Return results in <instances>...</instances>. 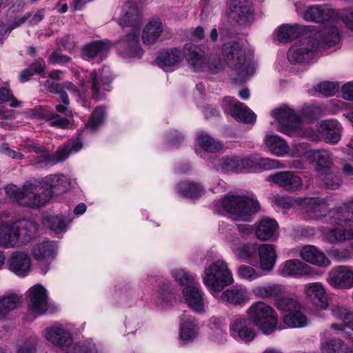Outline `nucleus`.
Instances as JSON below:
<instances>
[{"label": "nucleus", "instance_id": "18", "mask_svg": "<svg viewBox=\"0 0 353 353\" xmlns=\"http://www.w3.org/2000/svg\"><path fill=\"white\" fill-rule=\"evenodd\" d=\"M228 16L241 26L252 23L254 14L250 0H230Z\"/></svg>", "mask_w": 353, "mask_h": 353}, {"label": "nucleus", "instance_id": "47", "mask_svg": "<svg viewBox=\"0 0 353 353\" xmlns=\"http://www.w3.org/2000/svg\"><path fill=\"white\" fill-rule=\"evenodd\" d=\"M282 291V287L277 284L258 285L252 289V292L255 296L263 299L276 297L279 296Z\"/></svg>", "mask_w": 353, "mask_h": 353}, {"label": "nucleus", "instance_id": "8", "mask_svg": "<svg viewBox=\"0 0 353 353\" xmlns=\"http://www.w3.org/2000/svg\"><path fill=\"white\" fill-rule=\"evenodd\" d=\"M201 278L214 298H217L219 292L234 282L232 272L223 259L216 260L205 266Z\"/></svg>", "mask_w": 353, "mask_h": 353}, {"label": "nucleus", "instance_id": "30", "mask_svg": "<svg viewBox=\"0 0 353 353\" xmlns=\"http://www.w3.org/2000/svg\"><path fill=\"white\" fill-rule=\"evenodd\" d=\"M330 310L332 316L339 321V323L332 324L333 330L343 331L345 327H349L353 330V311L339 305L332 306Z\"/></svg>", "mask_w": 353, "mask_h": 353}, {"label": "nucleus", "instance_id": "41", "mask_svg": "<svg viewBox=\"0 0 353 353\" xmlns=\"http://www.w3.org/2000/svg\"><path fill=\"white\" fill-rule=\"evenodd\" d=\"M177 192L181 196L190 199H197L205 194V190L201 184L188 181L179 183Z\"/></svg>", "mask_w": 353, "mask_h": 353}, {"label": "nucleus", "instance_id": "32", "mask_svg": "<svg viewBox=\"0 0 353 353\" xmlns=\"http://www.w3.org/2000/svg\"><path fill=\"white\" fill-rule=\"evenodd\" d=\"M30 299L31 304L29 307L31 311L44 314L47 310V292L46 288L40 284H37L30 289Z\"/></svg>", "mask_w": 353, "mask_h": 353}, {"label": "nucleus", "instance_id": "64", "mask_svg": "<svg viewBox=\"0 0 353 353\" xmlns=\"http://www.w3.org/2000/svg\"><path fill=\"white\" fill-rule=\"evenodd\" d=\"M341 20L345 25L350 29L353 30V9H346L343 10Z\"/></svg>", "mask_w": 353, "mask_h": 353}, {"label": "nucleus", "instance_id": "2", "mask_svg": "<svg viewBox=\"0 0 353 353\" xmlns=\"http://www.w3.org/2000/svg\"><path fill=\"white\" fill-rule=\"evenodd\" d=\"M68 186V179L63 174H50L39 184L27 181L21 188L14 186L10 196L20 205L36 209L44 206L53 196L65 192Z\"/></svg>", "mask_w": 353, "mask_h": 353}, {"label": "nucleus", "instance_id": "31", "mask_svg": "<svg viewBox=\"0 0 353 353\" xmlns=\"http://www.w3.org/2000/svg\"><path fill=\"white\" fill-rule=\"evenodd\" d=\"M342 130L337 120L328 119L321 123L318 132L327 143H336L341 138Z\"/></svg>", "mask_w": 353, "mask_h": 353}, {"label": "nucleus", "instance_id": "46", "mask_svg": "<svg viewBox=\"0 0 353 353\" xmlns=\"http://www.w3.org/2000/svg\"><path fill=\"white\" fill-rule=\"evenodd\" d=\"M321 353H352L341 339L325 341L321 343Z\"/></svg>", "mask_w": 353, "mask_h": 353}, {"label": "nucleus", "instance_id": "51", "mask_svg": "<svg viewBox=\"0 0 353 353\" xmlns=\"http://www.w3.org/2000/svg\"><path fill=\"white\" fill-rule=\"evenodd\" d=\"M259 154H253L247 157H240L241 172H258Z\"/></svg>", "mask_w": 353, "mask_h": 353}, {"label": "nucleus", "instance_id": "50", "mask_svg": "<svg viewBox=\"0 0 353 353\" xmlns=\"http://www.w3.org/2000/svg\"><path fill=\"white\" fill-rule=\"evenodd\" d=\"M171 274L175 281L185 288L197 283L196 276L188 273L183 269L174 270Z\"/></svg>", "mask_w": 353, "mask_h": 353}, {"label": "nucleus", "instance_id": "43", "mask_svg": "<svg viewBox=\"0 0 353 353\" xmlns=\"http://www.w3.org/2000/svg\"><path fill=\"white\" fill-rule=\"evenodd\" d=\"M303 32V28L297 24L282 25L276 30L277 39L281 42H288Z\"/></svg>", "mask_w": 353, "mask_h": 353}, {"label": "nucleus", "instance_id": "24", "mask_svg": "<svg viewBox=\"0 0 353 353\" xmlns=\"http://www.w3.org/2000/svg\"><path fill=\"white\" fill-rule=\"evenodd\" d=\"M199 336V327L195 319L192 316L183 315L180 319L179 342L185 345L193 342Z\"/></svg>", "mask_w": 353, "mask_h": 353}, {"label": "nucleus", "instance_id": "33", "mask_svg": "<svg viewBox=\"0 0 353 353\" xmlns=\"http://www.w3.org/2000/svg\"><path fill=\"white\" fill-rule=\"evenodd\" d=\"M300 256L303 260L319 267H327L330 260L325 254L314 245H305L300 250Z\"/></svg>", "mask_w": 353, "mask_h": 353}, {"label": "nucleus", "instance_id": "21", "mask_svg": "<svg viewBox=\"0 0 353 353\" xmlns=\"http://www.w3.org/2000/svg\"><path fill=\"white\" fill-rule=\"evenodd\" d=\"M252 321L242 316H234L230 323V332L232 337L241 339L245 341L253 340L256 336L252 326Z\"/></svg>", "mask_w": 353, "mask_h": 353}, {"label": "nucleus", "instance_id": "38", "mask_svg": "<svg viewBox=\"0 0 353 353\" xmlns=\"http://www.w3.org/2000/svg\"><path fill=\"white\" fill-rule=\"evenodd\" d=\"M279 225L275 220L263 219L257 224L255 230L256 236L260 241H268L276 234Z\"/></svg>", "mask_w": 353, "mask_h": 353}, {"label": "nucleus", "instance_id": "54", "mask_svg": "<svg viewBox=\"0 0 353 353\" xmlns=\"http://www.w3.org/2000/svg\"><path fill=\"white\" fill-rule=\"evenodd\" d=\"M285 168V165L279 160L259 155L258 172Z\"/></svg>", "mask_w": 353, "mask_h": 353}, {"label": "nucleus", "instance_id": "9", "mask_svg": "<svg viewBox=\"0 0 353 353\" xmlns=\"http://www.w3.org/2000/svg\"><path fill=\"white\" fill-rule=\"evenodd\" d=\"M74 75L79 79L81 87L90 84L91 97L95 101L105 99L107 94L113 90L112 83L115 76L109 66L103 65L98 70H92L87 81L81 77L79 72H75Z\"/></svg>", "mask_w": 353, "mask_h": 353}, {"label": "nucleus", "instance_id": "28", "mask_svg": "<svg viewBox=\"0 0 353 353\" xmlns=\"http://www.w3.org/2000/svg\"><path fill=\"white\" fill-rule=\"evenodd\" d=\"M259 268L261 271L270 272L275 267L278 255L275 245L264 243L258 248Z\"/></svg>", "mask_w": 353, "mask_h": 353}, {"label": "nucleus", "instance_id": "29", "mask_svg": "<svg viewBox=\"0 0 353 353\" xmlns=\"http://www.w3.org/2000/svg\"><path fill=\"white\" fill-rule=\"evenodd\" d=\"M215 299L224 303L241 305L250 299V294L245 287L239 285L219 292L218 297Z\"/></svg>", "mask_w": 353, "mask_h": 353}, {"label": "nucleus", "instance_id": "1", "mask_svg": "<svg viewBox=\"0 0 353 353\" xmlns=\"http://www.w3.org/2000/svg\"><path fill=\"white\" fill-rule=\"evenodd\" d=\"M183 54L190 68L194 72L207 71L216 74L225 67V61L215 56L207 57L204 52L191 43L185 44ZM223 54L225 62L232 68L238 70V77L235 81L243 82L248 80L255 72L254 65L250 61H245V50L239 43L225 45Z\"/></svg>", "mask_w": 353, "mask_h": 353}, {"label": "nucleus", "instance_id": "26", "mask_svg": "<svg viewBox=\"0 0 353 353\" xmlns=\"http://www.w3.org/2000/svg\"><path fill=\"white\" fill-rule=\"evenodd\" d=\"M111 48V43L108 40H93L84 44L80 51V55L83 60L90 61L97 57H102L107 54Z\"/></svg>", "mask_w": 353, "mask_h": 353}, {"label": "nucleus", "instance_id": "59", "mask_svg": "<svg viewBox=\"0 0 353 353\" xmlns=\"http://www.w3.org/2000/svg\"><path fill=\"white\" fill-rule=\"evenodd\" d=\"M24 150L26 152H34L37 154H41L46 162L52 161V157L48 153L44 146H41L38 143H26L24 145Z\"/></svg>", "mask_w": 353, "mask_h": 353}, {"label": "nucleus", "instance_id": "7", "mask_svg": "<svg viewBox=\"0 0 353 353\" xmlns=\"http://www.w3.org/2000/svg\"><path fill=\"white\" fill-rule=\"evenodd\" d=\"M260 205L255 196L228 194L214 203V210L219 214L228 212L236 218L247 220L259 210Z\"/></svg>", "mask_w": 353, "mask_h": 353}, {"label": "nucleus", "instance_id": "44", "mask_svg": "<svg viewBox=\"0 0 353 353\" xmlns=\"http://www.w3.org/2000/svg\"><path fill=\"white\" fill-rule=\"evenodd\" d=\"M106 109L104 106L99 105L94 108L91 113L88 122L85 124L86 128L92 132H96L103 125L106 117Z\"/></svg>", "mask_w": 353, "mask_h": 353}, {"label": "nucleus", "instance_id": "13", "mask_svg": "<svg viewBox=\"0 0 353 353\" xmlns=\"http://www.w3.org/2000/svg\"><path fill=\"white\" fill-rule=\"evenodd\" d=\"M296 156L303 157L311 162L316 164V171L319 174L327 171L333 166L332 154L327 150H307V145L305 143L299 144ZM295 155V154H293Z\"/></svg>", "mask_w": 353, "mask_h": 353}, {"label": "nucleus", "instance_id": "6", "mask_svg": "<svg viewBox=\"0 0 353 353\" xmlns=\"http://www.w3.org/2000/svg\"><path fill=\"white\" fill-rule=\"evenodd\" d=\"M272 116L274 119V128L285 134L289 136H297L314 139V131L311 128H304L303 123L294 110L286 105H283L272 112Z\"/></svg>", "mask_w": 353, "mask_h": 353}, {"label": "nucleus", "instance_id": "17", "mask_svg": "<svg viewBox=\"0 0 353 353\" xmlns=\"http://www.w3.org/2000/svg\"><path fill=\"white\" fill-rule=\"evenodd\" d=\"M308 34L311 36L312 42L321 48H330L339 44L341 37L337 28L334 25L324 26L320 30L311 27Z\"/></svg>", "mask_w": 353, "mask_h": 353}, {"label": "nucleus", "instance_id": "22", "mask_svg": "<svg viewBox=\"0 0 353 353\" xmlns=\"http://www.w3.org/2000/svg\"><path fill=\"white\" fill-rule=\"evenodd\" d=\"M311 268L298 259H288L281 263L276 270L282 277L299 278L310 276Z\"/></svg>", "mask_w": 353, "mask_h": 353}, {"label": "nucleus", "instance_id": "49", "mask_svg": "<svg viewBox=\"0 0 353 353\" xmlns=\"http://www.w3.org/2000/svg\"><path fill=\"white\" fill-rule=\"evenodd\" d=\"M261 272L262 271L261 270H259L252 266L241 265L238 268L236 273L237 276L241 279L248 281H253L259 279L263 276Z\"/></svg>", "mask_w": 353, "mask_h": 353}, {"label": "nucleus", "instance_id": "53", "mask_svg": "<svg viewBox=\"0 0 353 353\" xmlns=\"http://www.w3.org/2000/svg\"><path fill=\"white\" fill-rule=\"evenodd\" d=\"M314 89L316 93L325 97H330L333 96L338 92L339 89V84L335 82L323 81L316 84L314 87Z\"/></svg>", "mask_w": 353, "mask_h": 353}, {"label": "nucleus", "instance_id": "19", "mask_svg": "<svg viewBox=\"0 0 353 353\" xmlns=\"http://www.w3.org/2000/svg\"><path fill=\"white\" fill-rule=\"evenodd\" d=\"M267 181L290 192L300 190L303 187L301 177L291 171H279L272 174L268 176Z\"/></svg>", "mask_w": 353, "mask_h": 353}, {"label": "nucleus", "instance_id": "3", "mask_svg": "<svg viewBox=\"0 0 353 353\" xmlns=\"http://www.w3.org/2000/svg\"><path fill=\"white\" fill-rule=\"evenodd\" d=\"M118 23L123 28H132L131 32L120 39L121 47L130 57H141L143 52L140 46L139 29L142 25V13L137 3L128 1L124 3Z\"/></svg>", "mask_w": 353, "mask_h": 353}, {"label": "nucleus", "instance_id": "34", "mask_svg": "<svg viewBox=\"0 0 353 353\" xmlns=\"http://www.w3.org/2000/svg\"><path fill=\"white\" fill-rule=\"evenodd\" d=\"M210 163L217 171L223 173L241 172L239 156L212 158L210 159Z\"/></svg>", "mask_w": 353, "mask_h": 353}, {"label": "nucleus", "instance_id": "42", "mask_svg": "<svg viewBox=\"0 0 353 353\" xmlns=\"http://www.w3.org/2000/svg\"><path fill=\"white\" fill-rule=\"evenodd\" d=\"M196 143L202 150L209 152H217L223 147L219 141L213 139L205 131L197 132L196 135Z\"/></svg>", "mask_w": 353, "mask_h": 353}, {"label": "nucleus", "instance_id": "39", "mask_svg": "<svg viewBox=\"0 0 353 353\" xmlns=\"http://www.w3.org/2000/svg\"><path fill=\"white\" fill-rule=\"evenodd\" d=\"M55 250V242L46 240L34 245L32 249V253L34 259L40 261L48 258L54 259L56 255Z\"/></svg>", "mask_w": 353, "mask_h": 353}, {"label": "nucleus", "instance_id": "14", "mask_svg": "<svg viewBox=\"0 0 353 353\" xmlns=\"http://www.w3.org/2000/svg\"><path fill=\"white\" fill-rule=\"evenodd\" d=\"M295 7L296 12L300 14H303V17L306 21L322 23L330 19H335L338 17H340L341 19V14L342 12L338 14L335 10L327 5L312 6L309 7L305 11L303 10V5L301 3H296Z\"/></svg>", "mask_w": 353, "mask_h": 353}, {"label": "nucleus", "instance_id": "35", "mask_svg": "<svg viewBox=\"0 0 353 353\" xmlns=\"http://www.w3.org/2000/svg\"><path fill=\"white\" fill-rule=\"evenodd\" d=\"M46 339L61 350L69 347L73 342L70 333L59 327L46 329Z\"/></svg>", "mask_w": 353, "mask_h": 353}, {"label": "nucleus", "instance_id": "36", "mask_svg": "<svg viewBox=\"0 0 353 353\" xmlns=\"http://www.w3.org/2000/svg\"><path fill=\"white\" fill-rule=\"evenodd\" d=\"M264 142L271 153L276 156L283 157L290 151L287 142L281 137L272 132L267 133Z\"/></svg>", "mask_w": 353, "mask_h": 353}, {"label": "nucleus", "instance_id": "5", "mask_svg": "<svg viewBox=\"0 0 353 353\" xmlns=\"http://www.w3.org/2000/svg\"><path fill=\"white\" fill-rule=\"evenodd\" d=\"M37 230V225L32 221L23 219L8 222L0 216V243L5 247H14L19 243H29Z\"/></svg>", "mask_w": 353, "mask_h": 353}, {"label": "nucleus", "instance_id": "57", "mask_svg": "<svg viewBox=\"0 0 353 353\" xmlns=\"http://www.w3.org/2000/svg\"><path fill=\"white\" fill-rule=\"evenodd\" d=\"M301 198H293L288 196H274L273 200L276 205L280 206L282 208L288 209L295 204L300 205V201H299Z\"/></svg>", "mask_w": 353, "mask_h": 353}, {"label": "nucleus", "instance_id": "48", "mask_svg": "<svg viewBox=\"0 0 353 353\" xmlns=\"http://www.w3.org/2000/svg\"><path fill=\"white\" fill-rule=\"evenodd\" d=\"M46 90L53 94L59 95L65 90H68L70 92L76 93L79 92L77 86L69 81H63V83H57L47 80L45 83Z\"/></svg>", "mask_w": 353, "mask_h": 353}, {"label": "nucleus", "instance_id": "25", "mask_svg": "<svg viewBox=\"0 0 353 353\" xmlns=\"http://www.w3.org/2000/svg\"><path fill=\"white\" fill-rule=\"evenodd\" d=\"M8 269L16 275L25 276L28 275L31 268V260L28 253L14 251L7 261Z\"/></svg>", "mask_w": 353, "mask_h": 353}, {"label": "nucleus", "instance_id": "56", "mask_svg": "<svg viewBox=\"0 0 353 353\" xmlns=\"http://www.w3.org/2000/svg\"><path fill=\"white\" fill-rule=\"evenodd\" d=\"M142 41L145 45L154 43V19H152L144 27L142 32Z\"/></svg>", "mask_w": 353, "mask_h": 353}, {"label": "nucleus", "instance_id": "27", "mask_svg": "<svg viewBox=\"0 0 353 353\" xmlns=\"http://www.w3.org/2000/svg\"><path fill=\"white\" fill-rule=\"evenodd\" d=\"M327 282L332 286L343 288L353 287V269L347 266H339L329 274Z\"/></svg>", "mask_w": 353, "mask_h": 353}, {"label": "nucleus", "instance_id": "10", "mask_svg": "<svg viewBox=\"0 0 353 353\" xmlns=\"http://www.w3.org/2000/svg\"><path fill=\"white\" fill-rule=\"evenodd\" d=\"M247 313L252 323L265 334H270L276 330L277 315L275 310L267 303L256 301L250 306Z\"/></svg>", "mask_w": 353, "mask_h": 353}, {"label": "nucleus", "instance_id": "12", "mask_svg": "<svg viewBox=\"0 0 353 353\" xmlns=\"http://www.w3.org/2000/svg\"><path fill=\"white\" fill-rule=\"evenodd\" d=\"M317 50L318 44L312 42L311 36L306 33L289 49L288 59L292 63L307 62Z\"/></svg>", "mask_w": 353, "mask_h": 353}, {"label": "nucleus", "instance_id": "58", "mask_svg": "<svg viewBox=\"0 0 353 353\" xmlns=\"http://www.w3.org/2000/svg\"><path fill=\"white\" fill-rule=\"evenodd\" d=\"M49 125L59 129H68L70 128V122L67 118L62 117L59 114L53 112L48 120Z\"/></svg>", "mask_w": 353, "mask_h": 353}, {"label": "nucleus", "instance_id": "40", "mask_svg": "<svg viewBox=\"0 0 353 353\" xmlns=\"http://www.w3.org/2000/svg\"><path fill=\"white\" fill-rule=\"evenodd\" d=\"M181 57L180 51L175 48L165 50L159 54L157 63L164 70H168L169 68L177 64Z\"/></svg>", "mask_w": 353, "mask_h": 353}, {"label": "nucleus", "instance_id": "62", "mask_svg": "<svg viewBox=\"0 0 353 353\" xmlns=\"http://www.w3.org/2000/svg\"><path fill=\"white\" fill-rule=\"evenodd\" d=\"M32 114L37 118L46 119L48 121L53 112L48 110V106L38 105L34 107L32 110Z\"/></svg>", "mask_w": 353, "mask_h": 353}, {"label": "nucleus", "instance_id": "63", "mask_svg": "<svg viewBox=\"0 0 353 353\" xmlns=\"http://www.w3.org/2000/svg\"><path fill=\"white\" fill-rule=\"evenodd\" d=\"M321 107L314 104L307 105L303 110V114L310 118L318 117L321 115Z\"/></svg>", "mask_w": 353, "mask_h": 353}, {"label": "nucleus", "instance_id": "52", "mask_svg": "<svg viewBox=\"0 0 353 353\" xmlns=\"http://www.w3.org/2000/svg\"><path fill=\"white\" fill-rule=\"evenodd\" d=\"M319 177L323 181L324 185L330 189H336L342 183L341 178L334 174L331 169L319 174Z\"/></svg>", "mask_w": 353, "mask_h": 353}, {"label": "nucleus", "instance_id": "11", "mask_svg": "<svg viewBox=\"0 0 353 353\" xmlns=\"http://www.w3.org/2000/svg\"><path fill=\"white\" fill-rule=\"evenodd\" d=\"M279 310L286 312L283 316L284 323L291 328H301L309 323V319L304 312V307L296 299L283 297L277 301Z\"/></svg>", "mask_w": 353, "mask_h": 353}, {"label": "nucleus", "instance_id": "55", "mask_svg": "<svg viewBox=\"0 0 353 353\" xmlns=\"http://www.w3.org/2000/svg\"><path fill=\"white\" fill-rule=\"evenodd\" d=\"M46 224L50 230L57 233L65 231L66 224L63 218L50 215L46 218Z\"/></svg>", "mask_w": 353, "mask_h": 353}, {"label": "nucleus", "instance_id": "4", "mask_svg": "<svg viewBox=\"0 0 353 353\" xmlns=\"http://www.w3.org/2000/svg\"><path fill=\"white\" fill-rule=\"evenodd\" d=\"M302 210L303 216L307 220H322L326 223L334 221H346L348 217L343 215L339 216L341 211H344L353 206V199L344 203L336 210H330L328 200L321 197L303 198L299 200Z\"/></svg>", "mask_w": 353, "mask_h": 353}, {"label": "nucleus", "instance_id": "60", "mask_svg": "<svg viewBox=\"0 0 353 353\" xmlns=\"http://www.w3.org/2000/svg\"><path fill=\"white\" fill-rule=\"evenodd\" d=\"M70 61L71 58L69 56L61 54L56 50L52 52L48 58V63L51 65H64Z\"/></svg>", "mask_w": 353, "mask_h": 353}, {"label": "nucleus", "instance_id": "61", "mask_svg": "<svg viewBox=\"0 0 353 353\" xmlns=\"http://www.w3.org/2000/svg\"><path fill=\"white\" fill-rule=\"evenodd\" d=\"M28 68L33 75H41L45 72L46 66L44 60L42 58H39L32 62Z\"/></svg>", "mask_w": 353, "mask_h": 353}, {"label": "nucleus", "instance_id": "23", "mask_svg": "<svg viewBox=\"0 0 353 353\" xmlns=\"http://www.w3.org/2000/svg\"><path fill=\"white\" fill-rule=\"evenodd\" d=\"M228 244L235 256L245 263L255 256L259 248L256 243H245L239 237L230 239Z\"/></svg>", "mask_w": 353, "mask_h": 353}, {"label": "nucleus", "instance_id": "20", "mask_svg": "<svg viewBox=\"0 0 353 353\" xmlns=\"http://www.w3.org/2000/svg\"><path fill=\"white\" fill-rule=\"evenodd\" d=\"M185 302L196 313H204L208 307V301L205 293L198 284L187 286L183 290Z\"/></svg>", "mask_w": 353, "mask_h": 353}, {"label": "nucleus", "instance_id": "16", "mask_svg": "<svg viewBox=\"0 0 353 353\" xmlns=\"http://www.w3.org/2000/svg\"><path fill=\"white\" fill-rule=\"evenodd\" d=\"M303 294L306 301L317 309L325 310L329 306L327 290L321 282L305 284Z\"/></svg>", "mask_w": 353, "mask_h": 353}, {"label": "nucleus", "instance_id": "45", "mask_svg": "<svg viewBox=\"0 0 353 353\" xmlns=\"http://www.w3.org/2000/svg\"><path fill=\"white\" fill-rule=\"evenodd\" d=\"M19 301L20 298L14 294L2 296L0 299V319L6 318L10 312L17 309Z\"/></svg>", "mask_w": 353, "mask_h": 353}, {"label": "nucleus", "instance_id": "15", "mask_svg": "<svg viewBox=\"0 0 353 353\" xmlns=\"http://www.w3.org/2000/svg\"><path fill=\"white\" fill-rule=\"evenodd\" d=\"M221 105L225 112L230 113L239 122L253 124L256 121V114L248 107L233 97H225Z\"/></svg>", "mask_w": 353, "mask_h": 353}, {"label": "nucleus", "instance_id": "37", "mask_svg": "<svg viewBox=\"0 0 353 353\" xmlns=\"http://www.w3.org/2000/svg\"><path fill=\"white\" fill-rule=\"evenodd\" d=\"M219 232L225 236L229 243V239L236 237H239V239L245 241L248 236L252 234L254 228L248 225V224H240L237 225V233H235V235H232V232L234 230V227L232 225H229L228 224H225V223H221L219 225Z\"/></svg>", "mask_w": 353, "mask_h": 353}]
</instances>
